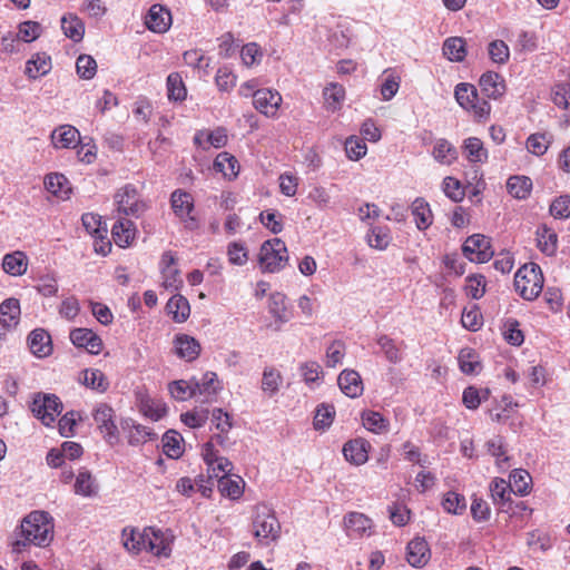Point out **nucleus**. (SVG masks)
I'll return each mask as SVG.
<instances>
[{
  "label": "nucleus",
  "mask_w": 570,
  "mask_h": 570,
  "mask_svg": "<svg viewBox=\"0 0 570 570\" xmlns=\"http://www.w3.org/2000/svg\"><path fill=\"white\" fill-rule=\"evenodd\" d=\"M431 558L428 542L423 538H414L406 548V560L414 568H423Z\"/></svg>",
  "instance_id": "17"
},
{
  "label": "nucleus",
  "mask_w": 570,
  "mask_h": 570,
  "mask_svg": "<svg viewBox=\"0 0 570 570\" xmlns=\"http://www.w3.org/2000/svg\"><path fill=\"white\" fill-rule=\"evenodd\" d=\"M531 483L530 474L522 469L514 470L510 474L509 485L512 488L513 493H518L520 495H524L529 493Z\"/></svg>",
  "instance_id": "49"
},
{
  "label": "nucleus",
  "mask_w": 570,
  "mask_h": 570,
  "mask_svg": "<svg viewBox=\"0 0 570 570\" xmlns=\"http://www.w3.org/2000/svg\"><path fill=\"white\" fill-rule=\"evenodd\" d=\"M163 451L171 458L177 459L183 454L181 436L176 431H167L163 436Z\"/></svg>",
  "instance_id": "47"
},
{
  "label": "nucleus",
  "mask_w": 570,
  "mask_h": 570,
  "mask_svg": "<svg viewBox=\"0 0 570 570\" xmlns=\"http://www.w3.org/2000/svg\"><path fill=\"white\" fill-rule=\"evenodd\" d=\"M27 258L22 252L7 254L2 261L3 271L12 276L23 275L27 271Z\"/></svg>",
  "instance_id": "39"
},
{
  "label": "nucleus",
  "mask_w": 570,
  "mask_h": 570,
  "mask_svg": "<svg viewBox=\"0 0 570 570\" xmlns=\"http://www.w3.org/2000/svg\"><path fill=\"white\" fill-rule=\"evenodd\" d=\"M443 509L453 514H461L465 508V498L456 492H448L442 500Z\"/></svg>",
  "instance_id": "55"
},
{
  "label": "nucleus",
  "mask_w": 570,
  "mask_h": 570,
  "mask_svg": "<svg viewBox=\"0 0 570 570\" xmlns=\"http://www.w3.org/2000/svg\"><path fill=\"white\" fill-rule=\"evenodd\" d=\"M370 443L364 439L351 440L343 446L344 458L355 464H364L368 459Z\"/></svg>",
  "instance_id": "24"
},
{
  "label": "nucleus",
  "mask_w": 570,
  "mask_h": 570,
  "mask_svg": "<svg viewBox=\"0 0 570 570\" xmlns=\"http://www.w3.org/2000/svg\"><path fill=\"white\" fill-rule=\"evenodd\" d=\"M463 150L470 163H484L488 159V151L478 137H469L463 141Z\"/></svg>",
  "instance_id": "35"
},
{
  "label": "nucleus",
  "mask_w": 570,
  "mask_h": 570,
  "mask_svg": "<svg viewBox=\"0 0 570 570\" xmlns=\"http://www.w3.org/2000/svg\"><path fill=\"white\" fill-rule=\"evenodd\" d=\"M432 155L438 163L451 165L458 158V150L450 141L440 138L434 144Z\"/></svg>",
  "instance_id": "34"
},
{
  "label": "nucleus",
  "mask_w": 570,
  "mask_h": 570,
  "mask_svg": "<svg viewBox=\"0 0 570 570\" xmlns=\"http://www.w3.org/2000/svg\"><path fill=\"white\" fill-rule=\"evenodd\" d=\"M463 253L471 262L476 263H485L494 255L490 239L481 234H474L466 238L463 244Z\"/></svg>",
  "instance_id": "9"
},
{
  "label": "nucleus",
  "mask_w": 570,
  "mask_h": 570,
  "mask_svg": "<svg viewBox=\"0 0 570 570\" xmlns=\"http://www.w3.org/2000/svg\"><path fill=\"white\" fill-rule=\"evenodd\" d=\"M45 186L49 193L60 198H67L71 190L68 179L58 173L47 175Z\"/></svg>",
  "instance_id": "37"
},
{
  "label": "nucleus",
  "mask_w": 570,
  "mask_h": 570,
  "mask_svg": "<svg viewBox=\"0 0 570 570\" xmlns=\"http://www.w3.org/2000/svg\"><path fill=\"white\" fill-rule=\"evenodd\" d=\"M551 140L546 134H532L527 139L528 150L535 155L542 156L549 148Z\"/></svg>",
  "instance_id": "60"
},
{
  "label": "nucleus",
  "mask_w": 570,
  "mask_h": 570,
  "mask_svg": "<svg viewBox=\"0 0 570 570\" xmlns=\"http://www.w3.org/2000/svg\"><path fill=\"white\" fill-rule=\"evenodd\" d=\"M454 96L458 104L465 110L472 112L476 118H485L490 115L491 106L480 99L476 88L471 83L461 82L455 87Z\"/></svg>",
  "instance_id": "5"
},
{
  "label": "nucleus",
  "mask_w": 570,
  "mask_h": 570,
  "mask_svg": "<svg viewBox=\"0 0 570 570\" xmlns=\"http://www.w3.org/2000/svg\"><path fill=\"white\" fill-rule=\"evenodd\" d=\"M98 485L91 473L87 470L80 471L75 482V493L82 497H92L97 493Z\"/></svg>",
  "instance_id": "44"
},
{
  "label": "nucleus",
  "mask_w": 570,
  "mask_h": 570,
  "mask_svg": "<svg viewBox=\"0 0 570 570\" xmlns=\"http://www.w3.org/2000/svg\"><path fill=\"white\" fill-rule=\"evenodd\" d=\"M481 91L488 97L492 99H498L505 92V81L498 73L493 71H488L483 73L479 81Z\"/></svg>",
  "instance_id": "22"
},
{
  "label": "nucleus",
  "mask_w": 570,
  "mask_h": 570,
  "mask_svg": "<svg viewBox=\"0 0 570 570\" xmlns=\"http://www.w3.org/2000/svg\"><path fill=\"white\" fill-rule=\"evenodd\" d=\"M334 415V406L326 404L318 405L314 416V428L316 430H324L328 428L333 422Z\"/></svg>",
  "instance_id": "58"
},
{
  "label": "nucleus",
  "mask_w": 570,
  "mask_h": 570,
  "mask_svg": "<svg viewBox=\"0 0 570 570\" xmlns=\"http://www.w3.org/2000/svg\"><path fill=\"white\" fill-rule=\"evenodd\" d=\"M488 52L490 59L498 65H504L510 58V50L503 40H493L489 43Z\"/></svg>",
  "instance_id": "54"
},
{
  "label": "nucleus",
  "mask_w": 570,
  "mask_h": 570,
  "mask_svg": "<svg viewBox=\"0 0 570 570\" xmlns=\"http://www.w3.org/2000/svg\"><path fill=\"white\" fill-rule=\"evenodd\" d=\"M283 383V376L278 370L267 366L263 371L262 376V391L269 397L277 394Z\"/></svg>",
  "instance_id": "40"
},
{
  "label": "nucleus",
  "mask_w": 570,
  "mask_h": 570,
  "mask_svg": "<svg viewBox=\"0 0 570 570\" xmlns=\"http://www.w3.org/2000/svg\"><path fill=\"white\" fill-rule=\"evenodd\" d=\"M80 381L87 387L104 393L109 387L107 376L98 368H86L81 372Z\"/></svg>",
  "instance_id": "31"
},
{
  "label": "nucleus",
  "mask_w": 570,
  "mask_h": 570,
  "mask_svg": "<svg viewBox=\"0 0 570 570\" xmlns=\"http://www.w3.org/2000/svg\"><path fill=\"white\" fill-rule=\"evenodd\" d=\"M537 240L539 249L548 256L557 250L558 235L547 226H542L537 232Z\"/></svg>",
  "instance_id": "42"
},
{
  "label": "nucleus",
  "mask_w": 570,
  "mask_h": 570,
  "mask_svg": "<svg viewBox=\"0 0 570 570\" xmlns=\"http://www.w3.org/2000/svg\"><path fill=\"white\" fill-rule=\"evenodd\" d=\"M21 534L24 542L17 540L13 543L14 551H19L26 542L42 548L49 546L53 539L52 518L45 511L31 512L21 522Z\"/></svg>",
  "instance_id": "1"
},
{
  "label": "nucleus",
  "mask_w": 570,
  "mask_h": 570,
  "mask_svg": "<svg viewBox=\"0 0 570 570\" xmlns=\"http://www.w3.org/2000/svg\"><path fill=\"white\" fill-rule=\"evenodd\" d=\"M171 208L177 217L187 224L188 228L196 226V219L191 216L194 210V199L191 195L181 189H177L170 197Z\"/></svg>",
  "instance_id": "10"
},
{
  "label": "nucleus",
  "mask_w": 570,
  "mask_h": 570,
  "mask_svg": "<svg viewBox=\"0 0 570 570\" xmlns=\"http://www.w3.org/2000/svg\"><path fill=\"white\" fill-rule=\"evenodd\" d=\"M51 68L50 57L46 55H37L36 58L28 61L26 73L30 78H38L49 72Z\"/></svg>",
  "instance_id": "50"
},
{
  "label": "nucleus",
  "mask_w": 570,
  "mask_h": 570,
  "mask_svg": "<svg viewBox=\"0 0 570 570\" xmlns=\"http://www.w3.org/2000/svg\"><path fill=\"white\" fill-rule=\"evenodd\" d=\"M377 344L389 362L393 364L401 362L402 354L391 337L387 335H381L377 338Z\"/></svg>",
  "instance_id": "56"
},
{
  "label": "nucleus",
  "mask_w": 570,
  "mask_h": 570,
  "mask_svg": "<svg viewBox=\"0 0 570 570\" xmlns=\"http://www.w3.org/2000/svg\"><path fill=\"white\" fill-rule=\"evenodd\" d=\"M341 391L348 397L355 399L363 393V382L360 374L354 370H344L337 379Z\"/></svg>",
  "instance_id": "20"
},
{
  "label": "nucleus",
  "mask_w": 570,
  "mask_h": 570,
  "mask_svg": "<svg viewBox=\"0 0 570 570\" xmlns=\"http://www.w3.org/2000/svg\"><path fill=\"white\" fill-rule=\"evenodd\" d=\"M50 138L55 148H75L80 141V134L73 126L62 125L51 132Z\"/></svg>",
  "instance_id": "21"
},
{
  "label": "nucleus",
  "mask_w": 570,
  "mask_h": 570,
  "mask_svg": "<svg viewBox=\"0 0 570 570\" xmlns=\"http://www.w3.org/2000/svg\"><path fill=\"white\" fill-rule=\"evenodd\" d=\"M228 261L233 265L243 266L248 261V250L240 242H232L227 246Z\"/></svg>",
  "instance_id": "57"
},
{
  "label": "nucleus",
  "mask_w": 570,
  "mask_h": 570,
  "mask_svg": "<svg viewBox=\"0 0 570 570\" xmlns=\"http://www.w3.org/2000/svg\"><path fill=\"white\" fill-rule=\"evenodd\" d=\"M85 229L98 239H106L107 227L102 225L101 217L92 213H86L81 217Z\"/></svg>",
  "instance_id": "46"
},
{
  "label": "nucleus",
  "mask_w": 570,
  "mask_h": 570,
  "mask_svg": "<svg viewBox=\"0 0 570 570\" xmlns=\"http://www.w3.org/2000/svg\"><path fill=\"white\" fill-rule=\"evenodd\" d=\"M460 370L464 374H478L481 370V363L476 353L471 348H462L459 357Z\"/></svg>",
  "instance_id": "45"
},
{
  "label": "nucleus",
  "mask_w": 570,
  "mask_h": 570,
  "mask_svg": "<svg viewBox=\"0 0 570 570\" xmlns=\"http://www.w3.org/2000/svg\"><path fill=\"white\" fill-rule=\"evenodd\" d=\"M144 551L150 552L156 557L168 558L171 553V548L161 530L153 527H146Z\"/></svg>",
  "instance_id": "12"
},
{
  "label": "nucleus",
  "mask_w": 570,
  "mask_h": 570,
  "mask_svg": "<svg viewBox=\"0 0 570 570\" xmlns=\"http://www.w3.org/2000/svg\"><path fill=\"white\" fill-rule=\"evenodd\" d=\"M365 429L373 433H383L389 430V421L375 411H364L361 415Z\"/></svg>",
  "instance_id": "43"
},
{
  "label": "nucleus",
  "mask_w": 570,
  "mask_h": 570,
  "mask_svg": "<svg viewBox=\"0 0 570 570\" xmlns=\"http://www.w3.org/2000/svg\"><path fill=\"white\" fill-rule=\"evenodd\" d=\"M443 55L454 62H461L466 56V43L461 37H450L443 43Z\"/></svg>",
  "instance_id": "33"
},
{
  "label": "nucleus",
  "mask_w": 570,
  "mask_h": 570,
  "mask_svg": "<svg viewBox=\"0 0 570 570\" xmlns=\"http://www.w3.org/2000/svg\"><path fill=\"white\" fill-rule=\"evenodd\" d=\"M28 344L31 353L38 357H46L52 352L51 337L42 328H36L29 334Z\"/></svg>",
  "instance_id": "25"
},
{
  "label": "nucleus",
  "mask_w": 570,
  "mask_h": 570,
  "mask_svg": "<svg viewBox=\"0 0 570 570\" xmlns=\"http://www.w3.org/2000/svg\"><path fill=\"white\" fill-rule=\"evenodd\" d=\"M115 203L117 216L121 217H138L146 209L137 189L131 185H126L115 194Z\"/></svg>",
  "instance_id": "7"
},
{
  "label": "nucleus",
  "mask_w": 570,
  "mask_h": 570,
  "mask_svg": "<svg viewBox=\"0 0 570 570\" xmlns=\"http://www.w3.org/2000/svg\"><path fill=\"white\" fill-rule=\"evenodd\" d=\"M94 421L104 439L109 444H115L119 440V431L115 423V411L106 403H99L92 412Z\"/></svg>",
  "instance_id": "8"
},
{
  "label": "nucleus",
  "mask_w": 570,
  "mask_h": 570,
  "mask_svg": "<svg viewBox=\"0 0 570 570\" xmlns=\"http://www.w3.org/2000/svg\"><path fill=\"white\" fill-rule=\"evenodd\" d=\"M135 233L136 228L134 222L128 217L117 216V220L111 228V235L118 246H129L135 237Z\"/></svg>",
  "instance_id": "23"
},
{
  "label": "nucleus",
  "mask_w": 570,
  "mask_h": 570,
  "mask_svg": "<svg viewBox=\"0 0 570 570\" xmlns=\"http://www.w3.org/2000/svg\"><path fill=\"white\" fill-rule=\"evenodd\" d=\"M175 348L178 356L188 362L196 360L200 353L199 342L186 334L176 336Z\"/></svg>",
  "instance_id": "27"
},
{
  "label": "nucleus",
  "mask_w": 570,
  "mask_h": 570,
  "mask_svg": "<svg viewBox=\"0 0 570 570\" xmlns=\"http://www.w3.org/2000/svg\"><path fill=\"white\" fill-rule=\"evenodd\" d=\"M236 79L232 69L224 66L217 70L215 82L220 91H230L236 86Z\"/></svg>",
  "instance_id": "63"
},
{
  "label": "nucleus",
  "mask_w": 570,
  "mask_h": 570,
  "mask_svg": "<svg viewBox=\"0 0 570 570\" xmlns=\"http://www.w3.org/2000/svg\"><path fill=\"white\" fill-rule=\"evenodd\" d=\"M253 534L262 546H268L281 537V523L275 512L265 504H258L252 522Z\"/></svg>",
  "instance_id": "2"
},
{
  "label": "nucleus",
  "mask_w": 570,
  "mask_h": 570,
  "mask_svg": "<svg viewBox=\"0 0 570 570\" xmlns=\"http://www.w3.org/2000/svg\"><path fill=\"white\" fill-rule=\"evenodd\" d=\"M465 292L473 299L481 298L485 293V277L483 275L468 276Z\"/></svg>",
  "instance_id": "62"
},
{
  "label": "nucleus",
  "mask_w": 570,
  "mask_h": 570,
  "mask_svg": "<svg viewBox=\"0 0 570 570\" xmlns=\"http://www.w3.org/2000/svg\"><path fill=\"white\" fill-rule=\"evenodd\" d=\"M136 400L139 411L153 421H158L167 413V406L160 400L151 397L147 392L137 391Z\"/></svg>",
  "instance_id": "15"
},
{
  "label": "nucleus",
  "mask_w": 570,
  "mask_h": 570,
  "mask_svg": "<svg viewBox=\"0 0 570 570\" xmlns=\"http://www.w3.org/2000/svg\"><path fill=\"white\" fill-rule=\"evenodd\" d=\"M344 525L351 538L370 535L372 533V520L360 512H350L344 517Z\"/></svg>",
  "instance_id": "18"
},
{
  "label": "nucleus",
  "mask_w": 570,
  "mask_h": 570,
  "mask_svg": "<svg viewBox=\"0 0 570 570\" xmlns=\"http://www.w3.org/2000/svg\"><path fill=\"white\" fill-rule=\"evenodd\" d=\"M156 438L157 434L150 428L141 424H134L129 430L128 442L131 445H139L147 441L155 440Z\"/></svg>",
  "instance_id": "53"
},
{
  "label": "nucleus",
  "mask_w": 570,
  "mask_h": 570,
  "mask_svg": "<svg viewBox=\"0 0 570 570\" xmlns=\"http://www.w3.org/2000/svg\"><path fill=\"white\" fill-rule=\"evenodd\" d=\"M170 395L177 401H185L189 397L196 396L194 381L187 382L185 380L174 381L168 385Z\"/></svg>",
  "instance_id": "51"
},
{
  "label": "nucleus",
  "mask_w": 570,
  "mask_h": 570,
  "mask_svg": "<svg viewBox=\"0 0 570 570\" xmlns=\"http://www.w3.org/2000/svg\"><path fill=\"white\" fill-rule=\"evenodd\" d=\"M78 75L83 79H92L97 72L96 60L88 55H80L76 62Z\"/></svg>",
  "instance_id": "61"
},
{
  "label": "nucleus",
  "mask_w": 570,
  "mask_h": 570,
  "mask_svg": "<svg viewBox=\"0 0 570 570\" xmlns=\"http://www.w3.org/2000/svg\"><path fill=\"white\" fill-rule=\"evenodd\" d=\"M166 309L177 323L185 322L190 314L188 301L181 295H174L166 304Z\"/></svg>",
  "instance_id": "32"
},
{
  "label": "nucleus",
  "mask_w": 570,
  "mask_h": 570,
  "mask_svg": "<svg viewBox=\"0 0 570 570\" xmlns=\"http://www.w3.org/2000/svg\"><path fill=\"white\" fill-rule=\"evenodd\" d=\"M491 497L500 512H510L512 508V488L503 479H494L490 484Z\"/></svg>",
  "instance_id": "19"
},
{
  "label": "nucleus",
  "mask_w": 570,
  "mask_h": 570,
  "mask_svg": "<svg viewBox=\"0 0 570 570\" xmlns=\"http://www.w3.org/2000/svg\"><path fill=\"white\" fill-rule=\"evenodd\" d=\"M550 214L554 218L563 219L570 217V196L562 195L556 198L550 205Z\"/></svg>",
  "instance_id": "64"
},
{
  "label": "nucleus",
  "mask_w": 570,
  "mask_h": 570,
  "mask_svg": "<svg viewBox=\"0 0 570 570\" xmlns=\"http://www.w3.org/2000/svg\"><path fill=\"white\" fill-rule=\"evenodd\" d=\"M215 168L229 179L237 176L238 161L234 156L228 153H220L214 163Z\"/></svg>",
  "instance_id": "48"
},
{
  "label": "nucleus",
  "mask_w": 570,
  "mask_h": 570,
  "mask_svg": "<svg viewBox=\"0 0 570 570\" xmlns=\"http://www.w3.org/2000/svg\"><path fill=\"white\" fill-rule=\"evenodd\" d=\"M488 452L497 459V465L500 469L509 466L510 458L505 454L504 443L502 438L495 436L487 442Z\"/></svg>",
  "instance_id": "52"
},
{
  "label": "nucleus",
  "mask_w": 570,
  "mask_h": 570,
  "mask_svg": "<svg viewBox=\"0 0 570 570\" xmlns=\"http://www.w3.org/2000/svg\"><path fill=\"white\" fill-rule=\"evenodd\" d=\"M196 395H205L209 399L217 394L222 390L217 374L214 372H206L202 380L197 381L193 379Z\"/></svg>",
  "instance_id": "29"
},
{
  "label": "nucleus",
  "mask_w": 570,
  "mask_h": 570,
  "mask_svg": "<svg viewBox=\"0 0 570 570\" xmlns=\"http://www.w3.org/2000/svg\"><path fill=\"white\" fill-rule=\"evenodd\" d=\"M61 29L66 37L75 42L82 40L85 35V24L81 19L75 14H67L61 18Z\"/></svg>",
  "instance_id": "38"
},
{
  "label": "nucleus",
  "mask_w": 570,
  "mask_h": 570,
  "mask_svg": "<svg viewBox=\"0 0 570 570\" xmlns=\"http://www.w3.org/2000/svg\"><path fill=\"white\" fill-rule=\"evenodd\" d=\"M412 215L414 216L416 227L420 230L426 229L433 222V215L430 205L424 198H416L411 206Z\"/></svg>",
  "instance_id": "30"
},
{
  "label": "nucleus",
  "mask_w": 570,
  "mask_h": 570,
  "mask_svg": "<svg viewBox=\"0 0 570 570\" xmlns=\"http://www.w3.org/2000/svg\"><path fill=\"white\" fill-rule=\"evenodd\" d=\"M515 291L528 301H532L541 293L543 276L540 266L530 263L523 265L514 275Z\"/></svg>",
  "instance_id": "4"
},
{
  "label": "nucleus",
  "mask_w": 570,
  "mask_h": 570,
  "mask_svg": "<svg viewBox=\"0 0 570 570\" xmlns=\"http://www.w3.org/2000/svg\"><path fill=\"white\" fill-rule=\"evenodd\" d=\"M122 546L130 554H139L145 548V528H124L121 531Z\"/></svg>",
  "instance_id": "26"
},
{
  "label": "nucleus",
  "mask_w": 570,
  "mask_h": 570,
  "mask_svg": "<svg viewBox=\"0 0 570 570\" xmlns=\"http://www.w3.org/2000/svg\"><path fill=\"white\" fill-rule=\"evenodd\" d=\"M70 341L77 347L86 348L90 354L97 355L102 350V340L89 328H75L70 332Z\"/></svg>",
  "instance_id": "14"
},
{
  "label": "nucleus",
  "mask_w": 570,
  "mask_h": 570,
  "mask_svg": "<svg viewBox=\"0 0 570 570\" xmlns=\"http://www.w3.org/2000/svg\"><path fill=\"white\" fill-rule=\"evenodd\" d=\"M508 193L517 199H525L532 189V180L527 176H512L507 181Z\"/></svg>",
  "instance_id": "36"
},
{
  "label": "nucleus",
  "mask_w": 570,
  "mask_h": 570,
  "mask_svg": "<svg viewBox=\"0 0 570 570\" xmlns=\"http://www.w3.org/2000/svg\"><path fill=\"white\" fill-rule=\"evenodd\" d=\"M167 88L170 100L180 101L186 98V88L178 73H170L167 77Z\"/></svg>",
  "instance_id": "59"
},
{
  "label": "nucleus",
  "mask_w": 570,
  "mask_h": 570,
  "mask_svg": "<svg viewBox=\"0 0 570 570\" xmlns=\"http://www.w3.org/2000/svg\"><path fill=\"white\" fill-rule=\"evenodd\" d=\"M281 102V95L271 89H258L253 94L254 107L267 117H273L277 114Z\"/></svg>",
  "instance_id": "13"
},
{
  "label": "nucleus",
  "mask_w": 570,
  "mask_h": 570,
  "mask_svg": "<svg viewBox=\"0 0 570 570\" xmlns=\"http://www.w3.org/2000/svg\"><path fill=\"white\" fill-rule=\"evenodd\" d=\"M323 96L326 109L335 111L342 107L345 99V89L342 85L332 82L324 88Z\"/></svg>",
  "instance_id": "41"
},
{
  "label": "nucleus",
  "mask_w": 570,
  "mask_h": 570,
  "mask_svg": "<svg viewBox=\"0 0 570 570\" xmlns=\"http://www.w3.org/2000/svg\"><path fill=\"white\" fill-rule=\"evenodd\" d=\"M176 257L171 252H165L160 261V271L163 276L164 288L175 292L183 285L180 271L175 266Z\"/></svg>",
  "instance_id": "11"
},
{
  "label": "nucleus",
  "mask_w": 570,
  "mask_h": 570,
  "mask_svg": "<svg viewBox=\"0 0 570 570\" xmlns=\"http://www.w3.org/2000/svg\"><path fill=\"white\" fill-rule=\"evenodd\" d=\"M145 24L153 32H166L171 24L170 11L161 4H153L145 18Z\"/></svg>",
  "instance_id": "16"
},
{
  "label": "nucleus",
  "mask_w": 570,
  "mask_h": 570,
  "mask_svg": "<svg viewBox=\"0 0 570 570\" xmlns=\"http://www.w3.org/2000/svg\"><path fill=\"white\" fill-rule=\"evenodd\" d=\"M20 304L17 298H7L0 304V323L8 330L14 328L20 318Z\"/></svg>",
  "instance_id": "28"
},
{
  "label": "nucleus",
  "mask_w": 570,
  "mask_h": 570,
  "mask_svg": "<svg viewBox=\"0 0 570 570\" xmlns=\"http://www.w3.org/2000/svg\"><path fill=\"white\" fill-rule=\"evenodd\" d=\"M288 262L285 243L281 238L265 240L259 248L258 266L263 273H277Z\"/></svg>",
  "instance_id": "3"
},
{
  "label": "nucleus",
  "mask_w": 570,
  "mask_h": 570,
  "mask_svg": "<svg viewBox=\"0 0 570 570\" xmlns=\"http://www.w3.org/2000/svg\"><path fill=\"white\" fill-rule=\"evenodd\" d=\"M31 412L36 417L49 426L56 421V417L62 411V403L55 394L37 393L30 405Z\"/></svg>",
  "instance_id": "6"
}]
</instances>
